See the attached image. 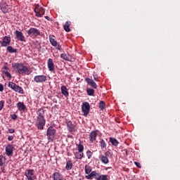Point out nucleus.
<instances>
[{"instance_id":"f257e3e1","label":"nucleus","mask_w":180,"mask_h":180,"mask_svg":"<svg viewBox=\"0 0 180 180\" xmlns=\"http://www.w3.org/2000/svg\"><path fill=\"white\" fill-rule=\"evenodd\" d=\"M37 121L35 124L38 130H44V126H46V119H44V110L43 108H39L37 111Z\"/></svg>"},{"instance_id":"f03ea898","label":"nucleus","mask_w":180,"mask_h":180,"mask_svg":"<svg viewBox=\"0 0 180 180\" xmlns=\"http://www.w3.org/2000/svg\"><path fill=\"white\" fill-rule=\"evenodd\" d=\"M12 67L14 70H17L18 74H25V72H29V68L22 63H13Z\"/></svg>"},{"instance_id":"7ed1b4c3","label":"nucleus","mask_w":180,"mask_h":180,"mask_svg":"<svg viewBox=\"0 0 180 180\" xmlns=\"http://www.w3.org/2000/svg\"><path fill=\"white\" fill-rule=\"evenodd\" d=\"M8 88H10V89L14 91V92H18V94H21L22 95L25 94V90H23V88L16 84L15 83H13V82H9L8 84Z\"/></svg>"},{"instance_id":"20e7f679","label":"nucleus","mask_w":180,"mask_h":180,"mask_svg":"<svg viewBox=\"0 0 180 180\" xmlns=\"http://www.w3.org/2000/svg\"><path fill=\"white\" fill-rule=\"evenodd\" d=\"M56 133H57V131L52 126L47 129L46 136L49 141H53L54 140V137H56Z\"/></svg>"},{"instance_id":"39448f33","label":"nucleus","mask_w":180,"mask_h":180,"mask_svg":"<svg viewBox=\"0 0 180 180\" xmlns=\"http://www.w3.org/2000/svg\"><path fill=\"white\" fill-rule=\"evenodd\" d=\"M34 11L37 18H43V15H44V13H46V11L44 10V8L39 6V4L35 5Z\"/></svg>"},{"instance_id":"423d86ee","label":"nucleus","mask_w":180,"mask_h":180,"mask_svg":"<svg viewBox=\"0 0 180 180\" xmlns=\"http://www.w3.org/2000/svg\"><path fill=\"white\" fill-rule=\"evenodd\" d=\"M91 110V105L88 102H84L82 105V112L84 116H88L89 111Z\"/></svg>"},{"instance_id":"0eeeda50","label":"nucleus","mask_w":180,"mask_h":180,"mask_svg":"<svg viewBox=\"0 0 180 180\" xmlns=\"http://www.w3.org/2000/svg\"><path fill=\"white\" fill-rule=\"evenodd\" d=\"M27 33L30 37H37V36H40V31L34 27H30Z\"/></svg>"},{"instance_id":"6e6552de","label":"nucleus","mask_w":180,"mask_h":180,"mask_svg":"<svg viewBox=\"0 0 180 180\" xmlns=\"http://www.w3.org/2000/svg\"><path fill=\"white\" fill-rule=\"evenodd\" d=\"M25 175L27 179V180L36 179V176H34V169H26L25 172Z\"/></svg>"},{"instance_id":"1a4fd4ad","label":"nucleus","mask_w":180,"mask_h":180,"mask_svg":"<svg viewBox=\"0 0 180 180\" xmlns=\"http://www.w3.org/2000/svg\"><path fill=\"white\" fill-rule=\"evenodd\" d=\"M34 81L37 84H43V82H46L47 81V77L46 75H37L34 77Z\"/></svg>"},{"instance_id":"9d476101","label":"nucleus","mask_w":180,"mask_h":180,"mask_svg":"<svg viewBox=\"0 0 180 180\" xmlns=\"http://www.w3.org/2000/svg\"><path fill=\"white\" fill-rule=\"evenodd\" d=\"M14 34L18 40V41H25L26 42V39L25 38V35H23V33L19 30H15L14 32Z\"/></svg>"},{"instance_id":"9b49d317","label":"nucleus","mask_w":180,"mask_h":180,"mask_svg":"<svg viewBox=\"0 0 180 180\" xmlns=\"http://www.w3.org/2000/svg\"><path fill=\"white\" fill-rule=\"evenodd\" d=\"M13 148L14 146L13 144H8L6 148V155H7V157H12V155H13Z\"/></svg>"},{"instance_id":"f8f14e48","label":"nucleus","mask_w":180,"mask_h":180,"mask_svg":"<svg viewBox=\"0 0 180 180\" xmlns=\"http://www.w3.org/2000/svg\"><path fill=\"white\" fill-rule=\"evenodd\" d=\"M11 37L5 36L3 38V40L0 41V44L2 47H6L11 44Z\"/></svg>"},{"instance_id":"ddd939ff","label":"nucleus","mask_w":180,"mask_h":180,"mask_svg":"<svg viewBox=\"0 0 180 180\" xmlns=\"http://www.w3.org/2000/svg\"><path fill=\"white\" fill-rule=\"evenodd\" d=\"M47 67H48L49 71H51V72H53L55 70V66H54V62H53V59L51 58L48 59Z\"/></svg>"},{"instance_id":"4468645a","label":"nucleus","mask_w":180,"mask_h":180,"mask_svg":"<svg viewBox=\"0 0 180 180\" xmlns=\"http://www.w3.org/2000/svg\"><path fill=\"white\" fill-rule=\"evenodd\" d=\"M85 81L88 84V85L94 88V89H96V88H98V85H96V83L94 81V79L86 77L85 79Z\"/></svg>"},{"instance_id":"2eb2a0df","label":"nucleus","mask_w":180,"mask_h":180,"mask_svg":"<svg viewBox=\"0 0 180 180\" xmlns=\"http://www.w3.org/2000/svg\"><path fill=\"white\" fill-rule=\"evenodd\" d=\"M17 108L19 112H25L27 110V108L26 107V105H25V103L19 101L17 103Z\"/></svg>"},{"instance_id":"dca6fc26","label":"nucleus","mask_w":180,"mask_h":180,"mask_svg":"<svg viewBox=\"0 0 180 180\" xmlns=\"http://www.w3.org/2000/svg\"><path fill=\"white\" fill-rule=\"evenodd\" d=\"M97 136L98 134L96 133V131H92L89 135V139L91 143H94V141L96 140Z\"/></svg>"},{"instance_id":"f3484780","label":"nucleus","mask_w":180,"mask_h":180,"mask_svg":"<svg viewBox=\"0 0 180 180\" xmlns=\"http://www.w3.org/2000/svg\"><path fill=\"white\" fill-rule=\"evenodd\" d=\"M52 178L53 180H64V176L57 172L52 174Z\"/></svg>"},{"instance_id":"a211bd4d","label":"nucleus","mask_w":180,"mask_h":180,"mask_svg":"<svg viewBox=\"0 0 180 180\" xmlns=\"http://www.w3.org/2000/svg\"><path fill=\"white\" fill-rule=\"evenodd\" d=\"M66 124H67L68 130L70 133H72V131L75 130V125H74V124H72L71 121H68L66 122Z\"/></svg>"},{"instance_id":"6ab92c4d","label":"nucleus","mask_w":180,"mask_h":180,"mask_svg":"<svg viewBox=\"0 0 180 180\" xmlns=\"http://www.w3.org/2000/svg\"><path fill=\"white\" fill-rule=\"evenodd\" d=\"M1 11L3 13H8L9 12V6L6 3L1 4L0 5Z\"/></svg>"},{"instance_id":"aec40b11","label":"nucleus","mask_w":180,"mask_h":180,"mask_svg":"<svg viewBox=\"0 0 180 180\" xmlns=\"http://www.w3.org/2000/svg\"><path fill=\"white\" fill-rule=\"evenodd\" d=\"M96 180H110L109 175L98 174V176L95 177Z\"/></svg>"},{"instance_id":"412c9836","label":"nucleus","mask_w":180,"mask_h":180,"mask_svg":"<svg viewBox=\"0 0 180 180\" xmlns=\"http://www.w3.org/2000/svg\"><path fill=\"white\" fill-rule=\"evenodd\" d=\"M60 58L65 60V61H70V63H72V58H71V56H70V55H67L65 53L60 54Z\"/></svg>"},{"instance_id":"4be33fe9","label":"nucleus","mask_w":180,"mask_h":180,"mask_svg":"<svg viewBox=\"0 0 180 180\" xmlns=\"http://www.w3.org/2000/svg\"><path fill=\"white\" fill-rule=\"evenodd\" d=\"M60 91H61L62 95H64L65 98L70 96V93H68V89H67L65 86H61Z\"/></svg>"},{"instance_id":"5701e85b","label":"nucleus","mask_w":180,"mask_h":180,"mask_svg":"<svg viewBox=\"0 0 180 180\" xmlns=\"http://www.w3.org/2000/svg\"><path fill=\"white\" fill-rule=\"evenodd\" d=\"M98 158L103 164H109V158L105 156V155H100Z\"/></svg>"},{"instance_id":"b1692460","label":"nucleus","mask_w":180,"mask_h":180,"mask_svg":"<svg viewBox=\"0 0 180 180\" xmlns=\"http://www.w3.org/2000/svg\"><path fill=\"white\" fill-rule=\"evenodd\" d=\"M98 172L96 171L91 172L89 175L85 176L86 179H93L94 176L96 178L98 176Z\"/></svg>"},{"instance_id":"393cba45","label":"nucleus","mask_w":180,"mask_h":180,"mask_svg":"<svg viewBox=\"0 0 180 180\" xmlns=\"http://www.w3.org/2000/svg\"><path fill=\"white\" fill-rule=\"evenodd\" d=\"M74 155L77 160H82L84 158V152H76Z\"/></svg>"},{"instance_id":"a878e982","label":"nucleus","mask_w":180,"mask_h":180,"mask_svg":"<svg viewBox=\"0 0 180 180\" xmlns=\"http://www.w3.org/2000/svg\"><path fill=\"white\" fill-rule=\"evenodd\" d=\"M70 26H71V22L67 21L63 26L64 30H65L67 32H71V29H70Z\"/></svg>"},{"instance_id":"bb28decb","label":"nucleus","mask_w":180,"mask_h":180,"mask_svg":"<svg viewBox=\"0 0 180 180\" xmlns=\"http://www.w3.org/2000/svg\"><path fill=\"white\" fill-rule=\"evenodd\" d=\"M110 143H111V144L115 147H117V146H119V141L115 138L110 137Z\"/></svg>"},{"instance_id":"cd10ccee","label":"nucleus","mask_w":180,"mask_h":180,"mask_svg":"<svg viewBox=\"0 0 180 180\" xmlns=\"http://www.w3.org/2000/svg\"><path fill=\"white\" fill-rule=\"evenodd\" d=\"M99 143L101 150H103V148H106V147H108V143H106V141H105L104 139H100Z\"/></svg>"},{"instance_id":"c85d7f7f","label":"nucleus","mask_w":180,"mask_h":180,"mask_svg":"<svg viewBox=\"0 0 180 180\" xmlns=\"http://www.w3.org/2000/svg\"><path fill=\"white\" fill-rule=\"evenodd\" d=\"M72 161L71 160H68L66 162V166H65V169L68 171H70V169H72Z\"/></svg>"},{"instance_id":"c756f323","label":"nucleus","mask_w":180,"mask_h":180,"mask_svg":"<svg viewBox=\"0 0 180 180\" xmlns=\"http://www.w3.org/2000/svg\"><path fill=\"white\" fill-rule=\"evenodd\" d=\"M6 163V158H5L2 155H0V167H4V165H5Z\"/></svg>"},{"instance_id":"7c9ffc66","label":"nucleus","mask_w":180,"mask_h":180,"mask_svg":"<svg viewBox=\"0 0 180 180\" xmlns=\"http://www.w3.org/2000/svg\"><path fill=\"white\" fill-rule=\"evenodd\" d=\"M86 93L89 96H94V95H95V90L94 89L87 88Z\"/></svg>"},{"instance_id":"2f4dec72","label":"nucleus","mask_w":180,"mask_h":180,"mask_svg":"<svg viewBox=\"0 0 180 180\" xmlns=\"http://www.w3.org/2000/svg\"><path fill=\"white\" fill-rule=\"evenodd\" d=\"M6 51L8 53H18V49H13V47L11 46H7Z\"/></svg>"},{"instance_id":"473e14b6","label":"nucleus","mask_w":180,"mask_h":180,"mask_svg":"<svg viewBox=\"0 0 180 180\" xmlns=\"http://www.w3.org/2000/svg\"><path fill=\"white\" fill-rule=\"evenodd\" d=\"M91 172H92V168L91 167V166L86 165H85V174L86 175H89V174H91Z\"/></svg>"},{"instance_id":"72a5a7b5","label":"nucleus","mask_w":180,"mask_h":180,"mask_svg":"<svg viewBox=\"0 0 180 180\" xmlns=\"http://www.w3.org/2000/svg\"><path fill=\"white\" fill-rule=\"evenodd\" d=\"M98 108L101 110H103L106 108V105L103 101H101L98 105Z\"/></svg>"},{"instance_id":"f704fd0d","label":"nucleus","mask_w":180,"mask_h":180,"mask_svg":"<svg viewBox=\"0 0 180 180\" xmlns=\"http://www.w3.org/2000/svg\"><path fill=\"white\" fill-rule=\"evenodd\" d=\"M77 150H78V152H79V153H84V145H82V143H79L77 145Z\"/></svg>"},{"instance_id":"c9c22d12","label":"nucleus","mask_w":180,"mask_h":180,"mask_svg":"<svg viewBox=\"0 0 180 180\" xmlns=\"http://www.w3.org/2000/svg\"><path fill=\"white\" fill-rule=\"evenodd\" d=\"M49 41L51 44V46H56V44H57L58 42H57V41H56V39H54L53 38H51L49 37Z\"/></svg>"},{"instance_id":"e433bc0d","label":"nucleus","mask_w":180,"mask_h":180,"mask_svg":"<svg viewBox=\"0 0 180 180\" xmlns=\"http://www.w3.org/2000/svg\"><path fill=\"white\" fill-rule=\"evenodd\" d=\"M3 74H4L7 78H12V75L8 71L3 70Z\"/></svg>"},{"instance_id":"4c0bfd02","label":"nucleus","mask_w":180,"mask_h":180,"mask_svg":"<svg viewBox=\"0 0 180 180\" xmlns=\"http://www.w3.org/2000/svg\"><path fill=\"white\" fill-rule=\"evenodd\" d=\"M92 152L91 150H87L86 151V157L89 160H91L92 158Z\"/></svg>"},{"instance_id":"58836bf2","label":"nucleus","mask_w":180,"mask_h":180,"mask_svg":"<svg viewBox=\"0 0 180 180\" xmlns=\"http://www.w3.org/2000/svg\"><path fill=\"white\" fill-rule=\"evenodd\" d=\"M4 105H5V101L4 100L0 101V110H2L4 109Z\"/></svg>"},{"instance_id":"ea45409f","label":"nucleus","mask_w":180,"mask_h":180,"mask_svg":"<svg viewBox=\"0 0 180 180\" xmlns=\"http://www.w3.org/2000/svg\"><path fill=\"white\" fill-rule=\"evenodd\" d=\"M53 47H56V50H59V51H61V45H60L58 42L55 46H53Z\"/></svg>"},{"instance_id":"a19ab883","label":"nucleus","mask_w":180,"mask_h":180,"mask_svg":"<svg viewBox=\"0 0 180 180\" xmlns=\"http://www.w3.org/2000/svg\"><path fill=\"white\" fill-rule=\"evenodd\" d=\"M11 117L13 120H16V119H18V115L16 114L11 115Z\"/></svg>"},{"instance_id":"79ce46f5","label":"nucleus","mask_w":180,"mask_h":180,"mask_svg":"<svg viewBox=\"0 0 180 180\" xmlns=\"http://www.w3.org/2000/svg\"><path fill=\"white\" fill-rule=\"evenodd\" d=\"M8 131L10 134H13V133H15V129H8Z\"/></svg>"},{"instance_id":"37998d69","label":"nucleus","mask_w":180,"mask_h":180,"mask_svg":"<svg viewBox=\"0 0 180 180\" xmlns=\"http://www.w3.org/2000/svg\"><path fill=\"white\" fill-rule=\"evenodd\" d=\"M134 164L138 168H141V165L139 162H134Z\"/></svg>"},{"instance_id":"c03bdc74","label":"nucleus","mask_w":180,"mask_h":180,"mask_svg":"<svg viewBox=\"0 0 180 180\" xmlns=\"http://www.w3.org/2000/svg\"><path fill=\"white\" fill-rule=\"evenodd\" d=\"M105 157H109V155H110V151H106L105 153Z\"/></svg>"},{"instance_id":"a18cd8bd","label":"nucleus","mask_w":180,"mask_h":180,"mask_svg":"<svg viewBox=\"0 0 180 180\" xmlns=\"http://www.w3.org/2000/svg\"><path fill=\"white\" fill-rule=\"evenodd\" d=\"M7 140H8V141H12V140H13V136H9Z\"/></svg>"},{"instance_id":"49530a36","label":"nucleus","mask_w":180,"mask_h":180,"mask_svg":"<svg viewBox=\"0 0 180 180\" xmlns=\"http://www.w3.org/2000/svg\"><path fill=\"white\" fill-rule=\"evenodd\" d=\"M4 91V85L2 84H0V92Z\"/></svg>"},{"instance_id":"de8ad7c7","label":"nucleus","mask_w":180,"mask_h":180,"mask_svg":"<svg viewBox=\"0 0 180 180\" xmlns=\"http://www.w3.org/2000/svg\"><path fill=\"white\" fill-rule=\"evenodd\" d=\"M5 70H9V68H8V66H6V65H4V68H2V71H5Z\"/></svg>"},{"instance_id":"09e8293b","label":"nucleus","mask_w":180,"mask_h":180,"mask_svg":"<svg viewBox=\"0 0 180 180\" xmlns=\"http://www.w3.org/2000/svg\"><path fill=\"white\" fill-rule=\"evenodd\" d=\"M44 18H45V19H46V20H49V22L51 21V18L50 17L46 15Z\"/></svg>"},{"instance_id":"8fccbe9b","label":"nucleus","mask_w":180,"mask_h":180,"mask_svg":"<svg viewBox=\"0 0 180 180\" xmlns=\"http://www.w3.org/2000/svg\"><path fill=\"white\" fill-rule=\"evenodd\" d=\"M94 81H99V78H98V77H96V75H94Z\"/></svg>"},{"instance_id":"3c124183","label":"nucleus","mask_w":180,"mask_h":180,"mask_svg":"<svg viewBox=\"0 0 180 180\" xmlns=\"http://www.w3.org/2000/svg\"><path fill=\"white\" fill-rule=\"evenodd\" d=\"M126 155H127V150H125Z\"/></svg>"},{"instance_id":"603ef678","label":"nucleus","mask_w":180,"mask_h":180,"mask_svg":"<svg viewBox=\"0 0 180 180\" xmlns=\"http://www.w3.org/2000/svg\"><path fill=\"white\" fill-rule=\"evenodd\" d=\"M9 101H10V103H11V102H12V101L11 99Z\"/></svg>"},{"instance_id":"864d4df0","label":"nucleus","mask_w":180,"mask_h":180,"mask_svg":"<svg viewBox=\"0 0 180 180\" xmlns=\"http://www.w3.org/2000/svg\"><path fill=\"white\" fill-rule=\"evenodd\" d=\"M8 103H11L10 101H8Z\"/></svg>"},{"instance_id":"5fc2aeb1","label":"nucleus","mask_w":180,"mask_h":180,"mask_svg":"<svg viewBox=\"0 0 180 180\" xmlns=\"http://www.w3.org/2000/svg\"><path fill=\"white\" fill-rule=\"evenodd\" d=\"M5 71H8V70H5Z\"/></svg>"}]
</instances>
